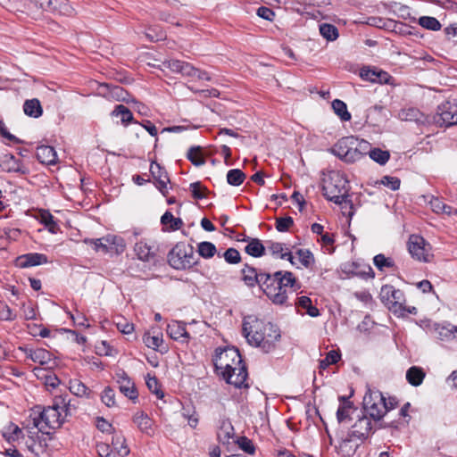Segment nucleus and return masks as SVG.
<instances>
[{
    "label": "nucleus",
    "instance_id": "nucleus-2",
    "mask_svg": "<svg viewBox=\"0 0 457 457\" xmlns=\"http://www.w3.org/2000/svg\"><path fill=\"white\" fill-rule=\"evenodd\" d=\"M71 403L68 395H57L52 406L44 408L32 418V425L40 432L49 435L51 429L59 428L65 418L71 414Z\"/></svg>",
    "mask_w": 457,
    "mask_h": 457
},
{
    "label": "nucleus",
    "instance_id": "nucleus-35",
    "mask_svg": "<svg viewBox=\"0 0 457 457\" xmlns=\"http://www.w3.org/2000/svg\"><path fill=\"white\" fill-rule=\"evenodd\" d=\"M355 409L352 402L340 403L337 411V419L339 423L345 422L350 419V415Z\"/></svg>",
    "mask_w": 457,
    "mask_h": 457
},
{
    "label": "nucleus",
    "instance_id": "nucleus-13",
    "mask_svg": "<svg viewBox=\"0 0 457 457\" xmlns=\"http://www.w3.org/2000/svg\"><path fill=\"white\" fill-rule=\"evenodd\" d=\"M231 370H228V372H221L222 377L226 379L227 383L234 385L236 387H247L246 378H247V370L245 366L241 363L238 366H233Z\"/></svg>",
    "mask_w": 457,
    "mask_h": 457
},
{
    "label": "nucleus",
    "instance_id": "nucleus-47",
    "mask_svg": "<svg viewBox=\"0 0 457 457\" xmlns=\"http://www.w3.org/2000/svg\"><path fill=\"white\" fill-rule=\"evenodd\" d=\"M21 429L15 424L11 423L3 430V436L8 441L18 440L21 435Z\"/></svg>",
    "mask_w": 457,
    "mask_h": 457
},
{
    "label": "nucleus",
    "instance_id": "nucleus-44",
    "mask_svg": "<svg viewBox=\"0 0 457 457\" xmlns=\"http://www.w3.org/2000/svg\"><path fill=\"white\" fill-rule=\"evenodd\" d=\"M161 222L164 226H169L172 230L179 229L183 224L181 219L175 218L170 212H166L162 216Z\"/></svg>",
    "mask_w": 457,
    "mask_h": 457
},
{
    "label": "nucleus",
    "instance_id": "nucleus-34",
    "mask_svg": "<svg viewBox=\"0 0 457 457\" xmlns=\"http://www.w3.org/2000/svg\"><path fill=\"white\" fill-rule=\"evenodd\" d=\"M112 117H120L123 125L127 126L129 122L133 121V114L129 108L123 104L115 106L112 112Z\"/></svg>",
    "mask_w": 457,
    "mask_h": 457
},
{
    "label": "nucleus",
    "instance_id": "nucleus-8",
    "mask_svg": "<svg viewBox=\"0 0 457 457\" xmlns=\"http://www.w3.org/2000/svg\"><path fill=\"white\" fill-rule=\"evenodd\" d=\"M355 137H342L334 145L330 152L345 162L353 163L359 161V153L355 148Z\"/></svg>",
    "mask_w": 457,
    "mask_h": 457
},
{
    "label": "nucleus",
    "instance_id": "nucleus-21",
    "mask_svg": "<svg viewBox=\"0 0 457 457\" xmlns=\"http://www.w3.org/2000/svg\"><path fill=\"white\" fill-rule=\"evenodd\" d=\"M17 261L18 265L21 268L32 267L48 262L47 257L45 254L38 253L21 255Z\"/></svg>",
    "mask_w": 457,
    "mask_h": 457
},
{
    "label": "nucleus",
    "instance_id": "nucleus-24",
    "mask_svg": "<svg viewBox=\"0 0 457 457\" xmlns=\"http://www.w3.org/2000/svg\"><path fill=\"white\" fill-rule=\"evenodd\" d=\"M0 167L3 170L7 172H21V162L16 159L12 154H4L0 159Z\"/></svg>",
    "mask_w": 457,
    "mask_h": 457
},
{
    "label": "nucleus",
    "instance_id": "nucleus-55",
    "mask_svg": "<svg viewBox=\"0 0 457 457\" xmlns=\"http://www.w3.org/2000/svg\"><path fill=\"white\" fill-rule=\"evenodd\" d=\"M99 457H118L109 444L99 443L96 445Z\"/></svg>",
    "mask_w": 457,
    "mask_h": 457
},
{
    "label": "nucleus",
    "instance_id": "nucleus-5",
    "mask_svg": "<svg viewBox=\"0 0 457 457\" xmlns=\"http://www.w3.org/2000/svg\"><path fill=\"white\" fill-rule=\"evenodd\" d=\"M363 405L373 420H379L388 411L395 407L396 402L394 398L386 400L381 392L369 388L363 397Z\"/></svg>",
    "mask_w": 457,
    "mask_h": 457
},
{
    "label": "nucleus",
    "instance_id": "nucleus-49",
    "mask_svg": "<svg viewBox=\"0 0 457 457\" xmlns=\"http://www.w3.org/2000/svg\"><path fill=\"white\" fill-rule=\"evenodd\" d=\"M320 33L329 41H334L338 37L337 29L334 25L328 23H323L320 26Z\"/></svg>",
    "mask_w": 457,
    "mask_h": 457
},
{
    "label": "nucleus",
    "instance_id": "nucleus-48",
    "mask_svg": "<svg viewBox=\"0 0 457 457\" xmlns=\"http://www.w3.org/2000/svg\"><path fill=\"white\" fill-rule=\"evenodd\" d=\"M187 156L188 160L195 166L204 165L205 162L200 146L191 147L188 150Z\"/></svg>",
    "mask_w": 457,
    "mask_h": 457
},
{
    "label": "nucleus",
    "instance_id": "nucleus-52",
    "mask_svg": "<svg viewBox=\"0 0 457 457\" xmlns=\"http://www.w3.org/2000/svg\"><path fill=\"white\" fill-rule=\"evenodd\" d=\"M294 224L291 217H279L276 219V228L279 232H286Z\"/></svg>",
    "mask_w": 457,
    "mask_h": 457
},
{
    "label": "nucleus",
    "instance_id": "nucleus-29",
    "mask_svg": "<svg viewBox=\"0 0 457 457\" xmlns=\"http://www.w3.org/2000/svg\"><path fill=\"white\" fill-rule=\"evenodd\" d=\"M69 389L71 394L79 397L89 398L91 394L90 389L79 379L70 380Z\"/></svg>",
    "mask_w": 457,
    "mask_h": 457
},
{
    "label": "nucleus",
    "instance_id": "nucleus-4",
    "mask_svg": "<svg viewBox=\"0 0 457 457\" xmlns=\"http://www.w3.org/2000/svg\"><path fill=\"white\" fill-rule=\"evenodd\" d=\"M379 298L388 310L398 317L417 313L415 307H407L405 305L406 300L403 292L396 289L392 285H385L381 287Z\"/></svg>",
    "mask_w": 457,
    "mask_h": 457
},
{
    "label": "nucleus",
    "instance_id": "nucleus-1",
    "mask_svg": "<svg viewBox=\"0 0 457 457\" xmlns=\"http://www.w3.org/2000/svg\"><path fill=\"white\" fill-rule=\"evenodd\" d=\"M242 331L250 345L258 347L264 353L273 351L281 337L276 325L260 320L254 315L244 318Z\"/></svg>",
    "mask_w": 457,
    "mask_h": 457
},
{
    "label": "nucleus",
    "instance_id": "nucleus-32",
    "mask_svg": "<svg viewBox=\"0 0 457 457\" xmlns=\"http://www.w3.org/2000/svg\"><path fill=\"white\" fill-rule=\"evenodd\" d=\"M295 306L297 308H303L306 310L307 314L311 317H318L320 315L319 309L312 305V300L308 296L303 295L298 297L295 303Z\"/></svg>",
    "mask_w": 457,
    "mask_h": 457
},
{
    "label": "nucleus",
    "instance_id": "nucleus-33",
    "mask_svg": "<svg viewBox=\"0 0 457 457\" xmlns=\"http://www.w3.org/2000/svg\"><path fill=\"white\" fill-rule=\"evenodd\" d=\"M267 247L271 254L279 256L280 259H287L291 263H294L292 253L290 252H284V245L282 243L269 242Z\"/></svg>",
    "mask_w": 457,
    "mask_h": 457
},
{
    "label": "nucleus",
    "instance_id": "nucleus-18",
    "mask_svg": "<svg viewBox=\"0 0 457 457\" xmlns=\"http://www.w3.org/2000/svg\"><path fill=\"white\" fill-rule=\"evenodd\" d=\"M133 422L137 428L144 434L152 436L154 434V422L144 411H137L133 415Z\"/></svg>",
    "mask_w": 457,
    "mask_h": 457
},
{
    "label": "nucleus",
    "instance_id": "nucleus-7",
    "mask_svg": "<svg viewBox=\"0 0 457 457\" xmlns=\"http://www.w3.org/2000/svg\"><path fill=\"white\" fill-rule=\"evenodd\" d=\"M84 243L93 245L96 252H102L104 253H114L120 254L123 253L126 248L125 241L122 237L108 234L100 238H85Z\"/></svg>",
    "mask_w": 457,
    "mask_h": 457
},
{
    "label": "nucleus",
    "instance_id": "nucleus-12",
    "mask_svg": "<svg viewBox=\"0 0 457 457\" xmlns=\"http://www.w3.org/2000/svg\"><path fill=\"white\" fill-rule=\"evenodd\" d=\"M52 3L53 0H22V8H15V10L36 19L42 12H50Z\"/></svg>",
    "mask_w": 457,
    "mask_h": 457
},
{
    "label": "nucleus",
    "instance_id": "nucleus-26",
    "mask_svg": "<svg viewBox=\"0 0 457 457\" xmlns=\"http://www.w3.org/2000/svg\"><path fill=\"white\" fill-rule=\"evenodd\" d=\"M37 219L45 225L47 230L52 234H56L59 231V226L56 223L54 217L47 210H40L38 212Z\"/></svg>",
    "mask_w": 457,
    "mask_h": 457
},
{
    "label": "nucleus",
    "instance_id": "nucleus-3",
    "mask_svg": "<svg viewBox=\"0 0 457 457\" xmlns=\"http://www.w3.org/2000/svg\"><path fill=\"white\" fill-rule=\"evenodd\" d=\"M296 283L295 277L290 271H276L266 276V283L262 290L274 304H287V290L294 287Z\"/></svg>",
    "mask_w": 457,
    "mask_h": 457
},
{
    "label": "nucleus",
    "instance_id": "nucleus-54",
    "mask_svg": "<svg viewBox=\"0 0 457 457\" xmlns=\"http://www.w3.org/2000/svg\"><path fill=\"white\" fill-rule=\"evenodd\" d=\"M237 445L241 450L249 454L255 453V447L253 442L245 436H241L237 439Z\"/></svg>",
    "mask_w": 457,
    "mask_h": 457
},
{
    "label": "nucleus",
    "instance_id": "nucleus-31",
    "mask_svg": "<svg viewBox=\"0 0 457 457\" xmlns=\"http://www.w3.org/2000/svg\"><path fill=\"white\" fill-rule=\"evenodd\" d=\"M50 12L70 16L74 12V8L68 0H53Z\"/></svg>",
    "mask_w": 457,
    "mask_h": 457
},
{
    "label": "nucleus",
    "instance_id": "nucleus-56",
    "mask_svg": "<svg viewBox=\"0 0 457 457\" xmlns=\"http://www.w3.org/2000/svg\"><path fill=\"white\" fill-rule=\"evenodd\" d=\"M146 386L152 393L157 395L158 398L163 397V393L160 389L158 380L155 377H150L148 375L146 378Z\"/></svg>",
    "mask_w": 457,
    "mask_h": 457
},
{
    "label": "nucleus",
    "instance_id": "nucleus-40",
    "mask_svg": "<svg viewBox=\"0 0 457 457\" xmlns=\"http://www.w3.org/2000/svg\"><path fill=\"white\" fill-rule=\"evenodd\" d=\"M31 361L40 365L48 364L52 361V353L46 349L37 348L33 351Z\"/></svg>",
    "mask_w": 457,
    "mask_h": 457
},
{
    "label": "nucleus",
    "instance_id": "nucleus-39",
    "mask_svg": "<svg viewBox=\"0 0 457 457\" xmlns=\"http://www.w3.org/2000/svg\"><path fill=\"white\" fill-rule=\"evenodd\" d=\"M245 177V174L241 170L232 169L227 173V182L231 186L237 187L244 182Z\"/></svg>",
    "mask_w": 457,
    "mask_h": 457
},
{
    "label": "nucleus",
    "instance_id": "nucleus-30",
    "mask_svg": "<svg viewBox=\"0 0 457 457\" xmlns=\"http://www.w3.org/2000/svg\"><path fill=\"white\" fill-rule=\"evenodd\" d=\"M118 457H124L129 454V450L125 444V438L121 435H114L110 445Z\"/></svg>",
    "mask_w": 457,
    "mask_h": 457
},
{
    "label": "nucleus",
    "instance_id": "nucleus-43",
    "mask_svg": "<svg viewBox=\"0 0 457 457\" xmlns=\"http://www.w3.org/2000/svg\"><path fill=\"white\" fill-rule=\"evenodd\" d=\"M134 250L138 259L142 261H148L153 255L152 247L143 241L137 243Z\"/></svg>",
    "mask_w": 457,
    "mask_h": 457
},
{
    "label": "nucleus",
    "instance_id": "nucleus-14",
    "mask_svg": "<svg viewBox=\"0 0 457 457\" xmlns=\"http://www.w3.org/2000/svg\"><path fill=\"white\" fill-rule=\"evenodd\" d=\"M116 381L119 384L120 391L126 397L130 400H136L137 398L135 384L124 370H119L116 373Z\"/></svg>",
    "mask_w": 457,
    "mask_h": 457
},
{
    "label": "nucleus",
    "instance_id": "nucleus-64",
    "mask_svg": "<svg viewBox=\"0 0 457 457\" xmlns=\"http://www.w3.org/2000/svg\"><path fill=\"white\" fill-rule=\"evenodd\" d=\"M144 342L147 347L157 349L162 343V339L158 336L145 335L144 337Z\"/></svg>",
    "mask_w": 457,
    "mask_h": 457
},
{
    "label": "nucleus",
    "instance_id": "nucleus-23",
    "mask_svg": "<svg viewBox=\"0 0 457 457\" xmlns=\"http://www.w3.org/2000/svg\"><path fill=\"white\" fill-rule=\"evenodd\" d=\"M37 160L46 165L55 164L57 162V154L54 147L50 145H40L37 148Z\"/></svg>",
    "mask_w": 457,
    "mask_h": 457
},
{
    "label": "nucleus",
    "instance_id": "nucleus-19",
    "mask_svg": "<svg viewBox=\"0 0 457 457\" xmlns=\"http://www.w3.org/2000/svg\"><path fill=\"white\" fill-rule=\"evenodd\" d=\"M371 429V421L366 417L362 416L359 418L355 423L352 426L350 436H354L358 439H361L368 436Z\"/></svg>",
    "mask_w": 457,
    "mask_h": 457
},
{
    "label": "nucleus",
    "instance_id": "nucleus-15",
    "mask_svg": "<svg viewBox=\"0 0 457 457\" xmlns=\"http://www.w3.org/2000/svg\"><path fill=\"white\" fill-rule=\"evenodd\" d=\"M269 273H258L253 267L245 265L242 269V278L245 284L250 287L259 285L262 288L266 283V276Z\"/></svg>",
    "mask_w": 457,
    "mask_h": 457
},
{
    "label": "nucleus",
    "instance_id": "nucleus-53",
    "mask_svg": "<svg viewBox=\"0 0 457 457\" xmlns=\"http://www.w3.org/2000/svg\"><path fill=\"white\" fill-rule=\"evenodd\" d=\"M297 254L301 263L306 268L310 267L314 262L312 253L307 249H299Z\"/></svg>",
    "mask_w": 457,
    "mask_h": 457
},
{
    "label": "nucleus",
    "instance_id": "nucleus-37",
    "mask_svg": "<svg viewBox=\"0 0 457 457\" xmlns=\"http://www.w3.org/2000/svg\"><path fill=\"white\" fill-rule=\"evenodd\" d=\"M245 250L251 256L261 257L264 253L265 247L262 244L261 240L253 238L251 239Z\"/></svg>",
    "mask_w": 457,
    "mask_h": 457
},
{
    "label": "nucleus",
    "instance_id": "nucleus-25",
    "mask_svg": "<svg viewBox=\"0 0 457 457\" xmlns=\"http://www.w3.org/2000/svg\"><path fill=\"white\" fill-rule=\"evenodd\" d=\"M163 65L171 71L180 73L186 77H187V75L190 74V71H193V66L190 63L180 60H168L163 62Z\"/></svg>",
    "mask_w": 457,
    "mask_h": 457
},
{
    "label": "nucleus",
    "instance_id": "nucleus-58",
    "mask_svg": "<svg viewBox=\"0 0 457 457\" xmlns=\"http://www.w3.org/2000/svg\"><path fill=\"white\" fill-rule=\"evenodd\" d=\"M225 261L230 264L238 263L241 261L239 252L235 248H228L223 254Z\"/></svg>",
    "mask_w": 457,
    "mask_h": 457
},
{
    "label": "nucleus",
    "instance_id": "nucleus-57",
    "mask_svg": "<svg viewBox=\"0 0 457 457\" xmlns=\"http://www.w3.org/2000/svg\"><path fill=\"white\" fill-rule=\"evenodd\" d=\"M380 184L391 190H397L400 187L401 180L396 177L384 176L380 180Z\"/></svg>",
    "mask_w": 457,
    "mask_h": 457
},
{
    "label": "nucleus",
    "instance_id": "nucleus-42",
    "mask_svg": "<svg viewBox=\"0 0 457 457\" xmlns=\"http://www.w3.org/2000/svg\"><path fill=\"white\" fill-rule=\"evenodd\" d=\"M369 155L371 160L378 162L380 165L386 164L389 158L390 154L386 150H382L380 148H372L369 151Z\"/></svg>",
    "mask_w": 457,
    "mask_h": 457
},
{
    "label": "nucleus",
    "instance_id": "nucleus-60",
    "mask_svg": "<svg viewBox=\"0 0 457 457\" xmlns=\"http://www.w3.org/2000/svg\"><path fill=\"white\" fill-rule=\"evenodd\" d=\"M205 189L206 188L204 187L200 182H195L190 184V190L195 199H203L204 197H205Z\"/></svg>",
    "mask_w": 457,
    "mask_h": 457
},
{
    "label": "nucleus",
    "instance_id": "nucleus-46",
    "mask_svg": "<svg viewBox=\"0 0 457 457\" xmlns=\"http://www.w3.org/2000/svg\"><path fill=\"white\" fill-rule=\"evenodd\" d=\"M197 251L203 258L209 259L215 255L217 249L214 244L204 241L198 244Z\"/></svg>",
    "mask_w": 457,
    "mask_h": 457
},
{
    "label": "nucleus",
    "instance_id": "nucleus-59",
    "mask_svg": "<svg viewBox=\"0 0 457 457\" xmlns=\"http://www.w3.org/2000/svg\"><path fill=\"white\" fill-rule=\"evenodd\" d=\"M183 417L187 420L188 425L195 428L198 424V416L194 409H183Z\"/></svg>",
    "mask_w": 457,
    "mask_h": 457
},
{
    "label": "nucleus",
    "instance_id": "nucleus-11",
    "mask_svg": "<svg viewBox=\"0 0 457 457\" xmlns=\"http://www.w3.org/2000/svg\"><path fill=\"white\" fill-rule=\"evenodd\" d=\"M242 357L239 351L236 348H227L217 354L215 359V367L221 370V372H228L233 366H238L242 363Z\"/></svg>",
    "mask_w": 457,
    "mask_h": 457
},
{
    "label": "nucleus",
    "instance_id": "nucleus-38",
    "mask_svg": "<svg viewBox=\"0 0 457 457\" xmlns=\"http://www.w3.org/2000/svg\"><path fill=\"white\" fill-rule=\"evenodd\" d=\"M374 265L380 270L384 271L386 269H395V263L390 257H386L384 254H377L373 258Z\"/></svg>",
    "mask_w": 457,
    "mask_h": 457
},
{
    "label": "nucleus",
    "instance_id": "nucleus-16",
    "mask_svg": "<svg viewBox=\"0 0 457 457\" xmlns=\"http://www.w3.org/2000/svg\"><path fill=\"white\" fill-rule=\"evenodd\" d=\"M360 77L363 80L380 84H388L392 79L386 71L370 67H362L360 71Z\"/></svg>",
    "mask_w": 457,
    "mask_h": 457
},
{
    "label": "nucleus",
    "instance_id": "nucleus-36",
    "mask_svg": "<svg viewBox=\"0 0 457 457\" xmlns=\"http://www.w3.org/2000/svg\"><path fill=\"white\" fill-rule=\"evenodd\" d=\"M332 108L335 113L343 120L348 121L351 120V113L347 110V106L345 102L336 99L332 102Z\"/></svg>",
    "mask_w": 457,
    "mask_h": 457
},
{
    "label": "nucleus",
    "instance_id": "nucleus-41",
    "mask_svg": "<svg viewBox=\"0 0 457 457\" xmlns=\"http://www.w3.org/2000/svg\"><path fill=\"white\" fill-rule=\"evenodd\" d=\"M418 23L424 29L432 30V31H438L441 29V23L437 19L431 16H421L419 18Z\"/></svg>",
    "mask_w": 457,
    "mask_h": 457
},
{
    "label": "nucleus",
    "instance_id": "nucleus-10",
    "mask_svg": "<svg viewBox=\"0 0 457 457\" xmlns=\"http://www.w3.org/2000/svg\"><path fill=\"white\" fill-rule=\"evenodd\" d=\"M431 246L425 239L417 235H411L408 242L411 255L419 262H429L432 258Z\"/></svg>",
    "mask_w": 457,
    "mask_h": 457
},
{
    "label": "nucleus",
    "instance_id": "nucleus-45",
    "mask_svg": "<svg viewBox=\"0 0 457 457\" xmlns=\"http://www.w3.org/2000/svg\"><path fill=\"white\" fill-rule=\"evenodd\" d=\"M433 330L437 338L441 340H449L453 338V329L450 328V324L441 325L435 323Z\"/></svg>",
    "mask_w": 457,
    "mask_h": 457
},
{
    "label": "nucleus",
    "instance_id": "nucleus-20",
    "mask_svg": "<svg viewBox=\"0 0 457 457\" xmlns=\"http://www.w3.org/2000/svg\"><path fill=\"white\" fill-rule=\"evenodd\" d=\"M167 334L174 340L187 341L189 339L186 323L178 320H172L168 324Z\"/></svg>",
    "mask_w": 457,
    "mask_h": 457
},
{
    "label": "nucleus",
    "instance_id": "nucleus-63",
    "mask_svg": "<svg viewBox=\"0 0 457 457\" xmlns=\"http://www.w3.org/2000/svg\"><path fill=\"white\" fill-rule=\"evenodd\" d=\"M187 77L192 78L193 79L197 80H206L210 81L212 79L211 76L205 71H201L193 66V71H190V74Z\"/></svg>",
    "mask_w": 457,
    "mask_h": 457
},
{
    "label": "nucleus",
    "instance_id": "nucleus-9",
    "mask_svg": "<svg viewBox=\"0 0 457 457\" xmlns=\"http://www.w3.org/2000/svg\"><path fill=\"white\" fill-rule=\"evenodd\" d=\"M169 262L176 270L191 268L195 263L192 247L176 245L169 254Z\"/></svg>",
    "mask_w": 457,
    "mask_h": 457
},
{
    "label": "nucleus",
    "instance_id": "nucleus-22",
    "mask_svg": "<svg viewBox=\"0 0 457 457\" xmlns=\"http://www.w3.org/2000/svg\"><path fill=\"white\" fill-rule=\"evenodd\" d=\"M150 172L157 181V187L164 195L167 189V184L170 182L167 172L156 162L151 163Z\"/></svg>",
    "mask_w": 457,
    "mask_h": 457
},
{
    "label": "nucleus",
    "instance_id": "nucleus-50",
    "mask_svg": "<svg viewBox=\"0 0 457 457\" xmlns=\"http://www.w3.org/2000/svg\"><path fill=\"white\" fill-rule=\"evenodd\" d=\"M233 431L234 428L231 425H223L218 432V438L220 442H221L222 444H228L229 440L233 436Z\"/></svg>",
    "mask_w": 457,
    "mask_h": 457
},
{
    "label": "nucleus",
    "instance_id": "nucleus-27",
    "mask_svg": "<svg viewBox=\"0 0 457 457\" xmlns=\"http://www.w3.org/2000/svg\"><path fill=\"white\" fill-rule=\"evenodd\" d=\"M425 376L426 374L422 368L418 366H412L406 371V379L413 386L421 385Z\"/></svg>",
    "mask_w": 457,
    "mask_h": 457
},
{
    "label": "nucleus",
    "instance_id": "nucleus-28",
    "mask_svg": "<svg viewBox=\"0 0 457 457\" xmlns=\"http://www.w3.org/2000/svg\"><path fill=\"white\" fill-rule=\"evenodd\" d=\"M23 111L26 115L33 118H38L43 113L41 104L37 98L26 100L23 104Z\"/></svg>",
    "mask_w": 457,
    "mask_h": 457
},
{
    "label": "nucleus",
    "instance_id": "nucleus-51",
    "mask_svg": "<svg viewBox=\"0 0 457 457\" xmlns=\"http://www.w3.org/2000/svg\"><path fill=\"white\" fill-rule=\"evenodd\" d=\"M102 402L108 407H112L116 404L115 403V393L112 388L107 386L102 393Z\"/></svg>",
    "mask_w": 457,
    "mask_h": 457
},
{
    "label": "nucleus",
    "instance_id": "nucleus-6",
    "mask_svg": "<svg viewBox=\"0 0 457 457\" xmlns=\"http://www.w3.org/2000/svg\"><path fill=\"white\" fill-rule=\"evenodd\" d=\"M348 179L344 173L333 172L329 176V182L323 186V195L328 200L336 204L342 205L349 204L348 199Z\"/></svg>",
    "mask_w": 457,
    "mask_h": 457
},
{
    "label": "nucleus",
    "instance_id": "nucleus-62",
    "mask_svg": "<svg viewBox=\"0 0 457 457\" xmlns=\"http://www.w3.org/2000/svg\"><path fill=\"white\" fill-rule=\"evenodd\" d=\"M16 318L13 311L6 304H0V320H13Z\"/></svg>",
    "mask_w": 457,
    "mask_h": 457
},
{
    "label": "nucleus",
    "instance_id": "nucleus-61",
    "mask_svg": "<svg viewBox=\"0 0 457 457\" xmlns=\"http://www.w3.org/2000/svg\"><path fill=\"white\" fill-rule=\"evenodd\" d=\"M355 148L359 153V160H361L365 154H369V151L371 149L368 141L363 139L359 141L357 138Z\"/></svg>",
    "mask_w": 457,
    "mask_h": 457
},
{
    "label": "nucleus",
    "instance_id": "nucleus-17",
    "mask_svg": "<svg viewBox=\"0 0 457 457\" xmlns=\"http://www.w3.org/2000/svg\"><path fill=\"white\" fill-rule=\"evenodd\" d=\"M439 120L446 126L457 124V103L446 102L439 107Z\"/></svg>",
    "mask_w": 457,
    "mask_h": 457
}]
</instances>
